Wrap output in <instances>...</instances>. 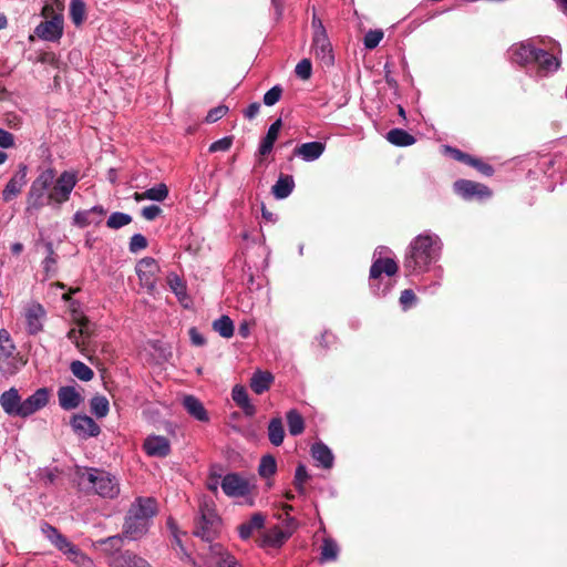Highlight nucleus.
<instances>
[{"instance_id": "nucleus-1", "label": "nucleus", "mask_w": 567, "mask_h": 567, "mask_svg": "<svg viewBox=\"0 0 567 567\" xmlns=\"http://www.w3.org/2000/svg\"><path fill=\"white\" fill-rule=\"evenodd\" d=\"M157 512L158 507L155 498L137 497L126 513L123 535L131 540L142 538L147 533Z\"/></svg>"}, {"instance_id": "nucleus-2", "label": "nucleus", "mask_w": 567, "mask_h": 567, "mask_svg": "<svg viewBox=\"0 0 567 567\" xmlns=\"http://www.w3.org/2000/svg\"><path fill=\"white\" fill-rule=\"evenodd\" d=\"M439 239L432 235H419L410 244L404 258V269L411 274L424 271L436 259Z\"/></svg>"}, {"instance_id": "nucleus-3", "label": "nucleus", "mask_w": 567, "mask_h": 567, "mask_svg": "<svg viewBox=\"0 0 567 567\" xmlns=\"http://www.w3.org/2000/svg\"><path fill=\"white\" fill-rule=\"evenodd\" d=\"M79 485L87 493L104 498H115L120 494V485L115 476L99 468H85L79 473Z\"/></svg>"}, {"instance_id": "nucleus-4", "label": "nucleus", "mask_w": 567, "mask_h": 567, "mask_svg": "<svg viewBox=\"0 0 567 567\" xmlns=\"http://www.w3.org/2000/svg\"><path fill=\"white\" fill-rule=\"evenodd\" d=\"M221 519L214 506L207 502L199 505L198 516L194 520L193 535L202 540L213 543L220 533Z\"/></svg>"}, {"instance_id": "nucleus-5", "label": "nucleus", "mask_w": 567, "mask_h": 567, "mask_svg": "<svg viewBox=\"0 0 567 567\" xmlns=\"http://www.w3.org/2000/svg\"><path fill=\"white\" fill-rule=\"evenodd\" d=\"M55 178V171L53 168L44 169L32 182L27 195V210H40L48 202L47 190L53 184Z\"/></svg>"}, {"instance_id": "nucleus-6", "label": "nucleus", "mask_w": 567, "mask_h": 567, "mask_svg": "<svg viewBox=\"0 0 567 567\" xmlns=\"http://www.w3.org/2000/svg\"><path fill=\"white\" fill-rule=\"evenodd\" d=\"M78 183V176L74 172L64 171L56 179L48 193V204L55 203L61 205L70 199V195Z\"/></svg>"}, {"instance_id": "nucleus-7", "label": "nucleus", "mask_w": 567, "mask_h": 567, "mask_svg": "<svg viewBox=\"0 0 567 567\" xmlns=\"http://www.w3.org/2000/svg\"><path fill=\"white\" fill-rule=\"evenodd\" d=\"M159 270V265L152 257L142 258L135 266L140 284L148 293H153L155 291Z\"/></svg>"}, {"instance_id": "nucleus-8", "label": "nucleus", "mask_w": 567, "mask_h": 567, "mask_svg": "<svg viewBox=\"0 0 567 567\" xmlns=\"http://www.w3.org/2000/svg\"><path fill=\"white\" fill-rule=\"evenodd\" d=\"M311 50L321 66L330 68L334 64L333 50L327 33L312 34Z\"/></svg>"}, {"instance_id": "nucleus-9", "label": "nucleus", "mask_w": 567, "mask_h": 567, "mask_svg": "<svg viewBox=\"0 0 567 567\" xmlns=\"http://www.w3.org/2000/svg\"><path fill=\"white\" fill-rule=\"evenodd\" d=\"M453 189L464 199L488 198L492 195V190L486 185L470 179H457L453 184Z\"/></svg>"}, {"instance_id": "nucleus-10", "label": "nucleus", "mask_w": 567, "mask_h": 567, "mask_svg": "<svg viewBox=\"0 0 567 567\" xmlns=\"http://www.w3.org/2000/svg\"><path fill=\"white\" fill-rule=\"evenodd\" d=\"M223 492L229 497H241L250 493V484L238 473H229L220 483Z\"/></svg>"}, {"instance_id": "nucleus-11", "label": "nucleus", "mask_w": 567, "mask_h": 567, "mask_svg": "<svg viewBox=\"0 0 567 567\" xmlns=\"http://www.w3.org/2000/svg\"><path fill=\"white\" fill-rule=\"evenodd\" d=\"M34 33L37 37L45 41H59L63 34V16L59 14L56 17H52L50 20L41 22L34 29Z\"/></svg>"}, {"instance_id": "nucleus-12", "label": "nucleus", "mask_w": 567, "mask_h": 567, "mask_svg": "<svg viewBox=\"0 0 567 567\" xmlns=\"http://www.w3.org/2000/svg\"><path fill=\"white\" fill-rule=\"evenodd\" d=\"M49 396L50 393L47 388L38 389L32 395L22 401L20 417H28L44 408L49 402Z\"/></svg>"}, {"instance_id": "nucleus-13", "label": "nucleus", "mask_w": 567, "mask_h": 567, "mask_svg": "<svg viewBox=\"0 0 567 567\" xmlns=\"http://www.w3.org/2000/svg\"><path fill=\"white\" fill-rule=\"evenodd\" d=\"M28 167L24 164H20L16 174L9 179L4 189L2 190V199L4 203L11 202L22 190L27 184Z\"/></svg>"}, {"instance_id": "nucleus-14", "label": "nucleus", "mask_w": 567, "mask_h": 567, "mask_svg": "<svg viewBox=\"0 0 567 567\" xmlns=\"http://www.w3.org/2000/svg\"><path fill=\"white\" fill-rule=\"evenodd\" d=\"M123 533L121 535H114L106 538L99 539L95 545L101 547L103 555L106 558V564L111 567V563L114 558L123 555L122 548L124 546Z\"/></svg>"}, {"instance_id": "nucleus-15", "label": "nucleus", "mask_w": 567, "mask_h": 567, "mask_svg": "<svg viewBox=\"0 0 567 567\" xmlns=\"http://www.w3.org/2000/svg\"><path fill=\"white\" fill-rule=\"evenodd\" d=\"M207 565L209 567H243L233 555L224 550L220 544L209 546Z\"/></svg>"}, {"instance_id": "nucleus-16", "label": "nucleus", "mask_w": 567, "mask_h": 567, "mask_svg": "<svg viewBox=\"0 0 567 567\" xmlns=\"http://www.w3.org/2000/svg\"><path fill=\"white\" fill-rule=\"evenodd\" d=\"M143 449L147 455L154 457H166L171 454V443L167 437L162 435H150L143 443Z\"/></svg>"}, {"instance_id": "nucleus-17", "label": "nucleus", "mask_w": 567, "mask_h": 567, "mask_svg": "<svg viewBox=\"0 0 567 567\" xmlns=\"http://www.w3.org/2000/svg\"><path fill=\"white\" fill-rule=\"evenodd\" d=\"M71 426L74 433L84 437H95L101 432L96 422L85 414L74 415L71 420Z\"/></svg>"}, {"instance_id": "nucleus-18", "label": "nucleus", "mask_w": 567, "mask_h": 567, "mask_svg": "<svg viewBox=\"0 0 567 567\" xmlns=\"http://www.w3.org/2000/svg\"><path fill=\"white\" fill-rule=\"evenodd\" d=\"M105 214L106 210L101 205L85 210H78L73 216V224L80 228H84L91 224H100Z\"/></svg>"}, {"instance_id": "nucleus-19", "label": "nucleus", "mask_w": 567, "mask_h": 567, "mask_svg": "<svg viewBox=\"0 0 567 567\" xmlns=\"http://www.w3.org/2000/svg\"><path fill=\"white\" fill-rule=\"evenodd\" d=\"M58 399L60 406L65 411L76 409L83 401L82 395L71 385L61 386L58 390Z\"/></svg>"}, {"instance_id": "nucleus-20", "label": "nucleus", "mask_w": 567, "mask_h": 567, "mask_svg": "<svg viewBox=\"0 0 567 567\" xmlns=\"http://www.w3.org/2000/svg\"><path fill=\"white\" fill-rule=\"evenodd\" d=\"M0 405L11 416H20L21 396L16 388H10L0 395Z\"/></svg>"}, {"instance_id": "nucleus-21", "label": "nucleus", "mask_w": 567, "mask_h": 567, "mask_svg": "<svg viewBox=\"0 0 567 567\" xmlns=\"http://www.w3.org/2000/svg\"><path fill=\"white\" fill-rule=\"evenodd\" d=\"M538 49L530 44L519 43L511 49V59L513 62L519 65H526L529 63H534L535 55L537 54Z\"/></svg>"}, {"instance_id": "nucleus-22", "label": "nucleus", "mask_w": 567, "mask_h": 567, "mask_svg": "<svg viewBox=\"0 0 567 567\" xmlns=\"http://www.w3.org/2000/svg\"><path fill=\"white\" fill-rule=\"evenodd\" d=\"M169 289L175 293L178 301L184 308H188L190 305V298L186 292L185 281L175 272H169L166 278Z\"/></svg>"}, {"instance_id": "nucleus-23", "label": "nucleus", "mask_w": 567, "mask_h": 567, "mask_svg": "<svg viewBox=\"0 0 567 567\" xmlns=\"http://www.w3.org/2000/svg\"><path fill=\"white\" fill-rule=\"evenodd\" d=\"M326 145L321 142H308L296 147L293 154L303 161L312 162L318 159L324 152Z\"/></svg>"}, {"instance_id": "nucleus-24", "label": "nucleus", "mask_w": 567, "mask_h": 567, "mask_svg": "<svg viewBox=\"0 0 567 567\" xmlns=\"http://www.w3.org/2000/svg\"><path fill=\"white\" fill-rule=\"evenodd\" d=\"M398 264L392 258H378L370 268V278L378 279L382 274L386 276H394L398 272Z\"/></svg>"}, {"instance_id": "nucleus-25", "label": "nucleus", "mask_w": 567, "mask_h": 567, "mask_svg": "<svg viewBox=\"0 0 567 567\" xmlns=\"http://www.w3.org/2000/svg\"><path fill=\"white\" fill-rule=\"evenodd\" d=\"M111 567H152L151 564L134 551L124 550L123 555L111 563Z\"/></svg>"}, {"instance_id": "nucleus-26", "label": "nucleus", "mask_w": 567, "mask_h": 567, "mask_svg": "<svg viewBox=\"0 0 567 567\" xmlns=\"http://www.w3.org/2000/svg\"><path fill=\"white\" fill-rule=\"evenodd\" d=\"M281 126H282L281 118L276 120L270 125L266 136L262 138V141H261V143L259 145L258 152H259L260 156H266V155H268L272 151L274 144H275V142L278 138V135H279Z\"/></svg>"}, {"instance_id": "nucleus-27", "label": "nucleus", "mask_w": 567, "mask_h": 567, "mask_svg": "<svg viewBox=\"0 0 567 567\" xmlns=\"http://www.w3.org/2000/svg\"><path fill=\"white\" fill-rule=\"evenodd\" d=\"M234 402L243 410L247 416L256 413V408L251 404L247 390L243 385H235L231 391Z\"/></svg>"}, {"instance_id": "nucleus-28", "label": "nucleus", "mask_w": 567, "mask_h": 567, "mask_svg": "<svg viewBox=\"0 0 567 567\" xmlns=\"http://www.w3.org/2000/svg\"><path fill=\"white\" fill-rule=\"evenodd\" d=\"M183 406L187 413L196 420L202 422L208 421L209 417L206 409L204 408L203 403L194 395H186L183 399Z\"/></svg>"}, {"instance_id": "nucleus-29", "label": "nucleus", "mask_w": 567, "mask_h": 567, "mask_svg": "<svg viewBox=\"0 0 567 567\" xmlns=\"http://www.w3.org/2000/svg\"><path fill=\"white\" fill-rule=\"evenodd\" d=\"M27 364V360L20 354L7 355L2 358L0 362V372L6 377H11L18 373V371Z\"/></svg>"}, {"instance_id": "nucleus-30", "label": "nucleus", "mask_w": 567, "mask_h": 567, "mask_svg": "<svg viewBox=\"0 0 567 567\" xmlns=\"http://www.w3.org/2000/svg\"><path fill=\"white\" fill-rule=\"evenodd\" d=\"M265 516L261 513H255L249 520L238 526V533L241 539H248L255 530L264 528Z\"/></svg>"}, {"instance_id": "nucleus-31", "label": "nucleus", "mask_w": 567, "mask_h": 567, "mask_svg": "<svg viewBox=\"0 0 567 567\" xmlns=\"http://www.w3.org/2000/svg\"><path fill=\"white\" fill-rule=\"evenodd\" d=\"M293 188V177L288 174H280L278 181L272 186V194L277 199H284L292 193Z\"/></svg>"}, {"instance_id": "nucleus-32", "label": "nucleus", "mask_w": 567, "mask_h": 567, "mask_svg": "<svg viewBox=\"0 0 567 567\" xmlns=\"http://www.w3.org/2000/svg\"><path fill=\"white\" fill-rule=\"evenodd\" d=\"M274 382V375L268 371H256L250 379V388L256 394H262Z\"/></svg>"}, {"instance_id": "nucleus-33", "label": "nucleus", "mask_w": 567, "mask_h": 567, "mask_svg": "<svg viewBox=\"0 0 567 567\" xmlns=\"http://www.w3.org/2000/svg\"><path fill=\"white\" fill-rule=\"evenodd\" d=\"M312 457L320 463L323 468H331L333 465V455L331 450L322 442H317L311 446Z\"/></svg>"}, {"instance_id": "nucleus-34", "label": "nucleus", "mask_w": 567, "mask_h": 567, "mask_svg": "<svg viewBox=\"0 0 567 567\" xmlns=\"http://www.w3.org/2000/svg\"><path fill=\"white\" fill-rule=\"evenodd\" d=\"M534 63H536L539 68V71L544 72L545 74L557 70L560 64V62L553 54L542 49H538L534 59Z\"/></svg>"}, {"instance_id": "nucleus-35", "label": "nucleus", "mask_w": 567, "mask_h": 567, "mask_svg": "<svg viewBox=\"0 0 567 567\" xmlns=\"http://www.w3.org/2000/svg\"><path fill=\"white\" fill-rule=\"evenodd\" d=\"M386 140L400 147L413 145L416 138L403 128H392L386 133Z\"/></svg>"}, {"instance_id": "nucleus-36", "label": "nucleus", "mask_w": 567, "mask_h": 567, "mask_svg": "<svg viewBox=\"0 0 567 567\" xmlns=\"http://www.w3.org/2000/svg\"><path fill=\"white\" fill-rule=\"evenodd\" d=\"M268 439L275 446L282 444L285 439V429L280 417H272L268 424Z\"/></svg>"}, {"instance_id": "nucleus-37", "label": "nucleus", "mask_w": 567, "mask_h": 567, "mask_svg": "<svg viewBox=\"0 0 567 567\" xmlns=\"http://www.w3.org/2000/svg\"><path fill=\"white\" fill-rule=\"evenodd\" d=\"M289 433L293 436L300 435L305 431V420L295 409L289 410L286 415Z\"/></svg>"}, {"instance_id": "nucleus-38", "label": "nucleus", "mask_w": 567, "mask_h": 567, "mask_svg": "<svg viewBox=\"0 0 567 567\" xmlns=\"http://www.w3.org/2000/svg\"><path fill=\"white\" fill-rule=\"evenodd\" d=\"M70 19L75 27H80L86 19V6L83 0H71Z\"/></svg>"}, {"instance_id": "nucleus-39", "label": "nucleus", "mask_w": 567, "mask_h": 567, "mask_svg": "<svg viewBox=\"0 0 567 567\" xmlns=\"http://www.w3.org/2000/svg\"><path fill=\"white\" fill-rule=\"evenodd\" d=\"M290 535L291 534L289 532L281 529L279 526H275L269 529L265 536V543L272 547H279L290 537Z\"/></svg>"}, {"instance_id": "nucleus-40", "label": "nucleus", "mask_w": 567, "mask_h": 567, "mask_svg": "<svg viewBox=\"0 0 567 567\" xmlns=\"http://www.w3.org/2000/svg\"><path fill=\"white\" fill-rule=\"evenodd\" d=\"M277 472V462L275 456L267 454L264 455L260 460L259 466H258V474L264 477L268 478L276 474Z\"/></svg>"}, {"instance_id": "nucleus-41", "label": "nucleus", "mask_w": 567, "mask_h": 567, "mask_svg": "<svg viewBox=\"0 0 567 567\" xmlns=\"http://www.w3.org/2000/svg\"><path fill=\"white\" fill-rule=\"evenodd\" d=\"M90 408L96 417H104L110 411L109 400L104 395H95L90 401Z\"/></svg>"}, {"instance_id": "nucleus-42", "label": "nucleus", "mask_w": 567, "mask_h": 567, "mask_svg": "<svg viewBox=\"0 0 567 567\" xmlns=\"http://www.w3.org/2000/svg\"><path fill=\"white\" fill-rule=\"evenodd\" d=\"M339 546L331 538H324L321 546V561H331L338 558Z\"/></svg>"}, {"instance_id": "nucleus-43", "label": "nucleus", "mask_w": 567, "mask_h": 567, "mask_svg": "<svg viewBox=\"0 0 567 567\" xmlns=\"http://www.w3.org/2000/svg\"><path fill=\"white\" fill-rule=\"evenodd\" d=\"M21 316L24 319H41L45 316V310L39 302L31 300L23 305Z\"/></svg>"}, {"instance_id": "nucleus-44", "label": "nucleus", "mask_w": 567, "mask_h": 567, "mask_svg": "<svg viewBox=\"0 0 567 567\" xmlns=\"http://www.w3.org/2000/svg\"><path fill=\"white\" fill-rule=\"evenodd\" d=\"M44 247L47 250V257L42 262L43 270L47 275L54 274L56 271L58 256L54 252L53 244L51 241H48L45 243Z\"/></svg>"}, {"instance_id": "nucleus-45", "label": "nucleus", "mask_w": 567, "mask_h": 567, "mask_svg": "<svg viewBox=\"0 0 567 567\" xmlns=\"http://www.w3.org/2000/svg\"><path fill=\"white\" fill-rule=\"evenodd\" d=\"M71 371L81 381H90L94 377L93 370L81 361H73L71 363Z\"/></svg>"}, {"instance_id": "nucleus-46", "label": "nucleus", "mask_w": 567, "mask_h": 567, "mask_svg": "<svg viewBox=\"0 0 567 567\" xmlns=\"http://www.w3.org/2000/svg\"><path fill=\"white\" fill-rule=\"evenodd\" d=\"M80 324V334H82L83 346H87L93 337L96 336V323L95 321H75Z\"/></svg>"}, {"instance_id": "nucleus-47", "label": "nucleus", "mask_w": 567, "mask_h": 567, "mask_svg": "<svg viewBox=\"0 0 567 567\" xmlns=\"http://www.w3.org/2000/svg\"><path fill=\"white\" fill-rule=\"evenodd\" d=\"M132 221V216L125 213H112L106 221V226L111 229H118L128 225Z\"/></svg>"}, {"instance_id": "nucleus-48", "label": "nucleus", "mask_w": 567, "mask_h": 567, "mask_svg": "<svg viewBox=\"0 0 567 567\" xmlns=\"http://www.w3.org/2000/svg\"><path fill=\"white\" fill-rule=\"evenodd\" d=\"M68 555V558L81 566V567H87L90 565H92V560L82 551L80 550L75 545L69 549V551L65 554Z\"/></svg>"}, {"instance_id": "nucleus-49", "label": "nucleus", "mask_w": 567, "mask_h": 567, "mask_svg": "<svg viewBox=\"0 0 567 567\" xmlns=\"http://www.w3.org/2000/svg\"><path fill=\"white\" fill-rule=\"evenodd\" d=\"M309 474L303 464H299L296 468L293 485L300 494H305V483L309 480Z\"/></svg>"}, {"instance_id": "nucleus-50", "label": "nucleus", "mask_w": 567, "mask_h": 567, "mask_svg": "<svg viewBox=\"0 0 567 567\" xmlns=\"http://www.w3.org/2000/svg\"><path fill=\"white\" fill-rule=\"evenodd\" d=\"M145 195L150 200L163 202L168 196V187L166 184L161 183L155 187L145 190Z\"/></svg>"}, {"instance_id": "nucleus-51", "label": "nucleus", "mask_w": 567, "mask_h": 567, "mask_svg": "<svg viewBox=\"0 0 567 567\" xmlns=\"http://www.w3.org/2000/svg\"><path fill=\"white\" fill-rule=\"evenodd\" d=\"M382 30H370L365 33L363 39V44L367 49L372 50L379 45L381 40L383 39Z\"/></svg>"}, {"instance_id": "nucleus-52", "label": "nucleus", "mask_w": 567, "mask_h": 567, "mask_svg": "<svg viewBox=\"0 0 567 567\" xmlns=\"http://www.w3.org/2000/svg\"><path fill=\"white\" fill-rule=\"evenodd\" d=\"M213 329L224 338H230L234 334V321H213Z\"/></svg>"}, {"instance_id": "nucleus-53", "label": "nucleus", "mask_w": 567, "mask_h": 567, "mask_svg": "<svg viewBox=\"0 0 567 567\" xmlns=\"http://www.w3.org/2000/svg\"><path fill=\"white\" fill-rule=\"evenodd\" d=\"M444 153L446 155L451 156L453 159L464 163L466 165L468 164V162L472 158V155H470L456 147L449 146V145L444 146Z\"/></svg>"}, {"instance_id": "nucleus-54", "label": "nucleus", "mask_w": 567, "mask_h": 567, "mask_svg": "<svg viewBox=\"0 0 567 567\" xmlns=\"http://www.w3.org/2000/svg\"><path fill=\"white\" fill-rule=\"evenodd\" d=\"M467 165L474 167L484 176H492L494 174L493 166L483 162L481 158L472 156Z\"/></svg>"}, {"instance_id": "nucleus-55", "label": "nucleus", "mask_w": 567, "mask_h": 567, "mask_svg": "<svg viewBox=\"0 0 567 567\" xmlns=\"http://www.w3.org/2000/svg\"><path fill=\"white\" fill-rule=\"evenodd\" d=\"M282 95V87L280 85L272 86L269 91H267L264 95V103L267 106L275 105Z\"/></svg>"}, {"instance_id": "nucleus-56", "label": "nucleus", "mask_w": 567, "mask_h": 567, "mask_svg": "<svg viewBox=\"0 0 567 567\" xmlns=\"http://www.w3.org/2000/svg\"><path fill=\"white\" fill-rule=\"evenodd\" d=\"M296 74L302 79L308 80L312 73V65L309 59H302L296 66Z\"/></svg>"}, {"instance_id": "nucleus-57", "label": "nucleus", "mask_w": 567, "mask_h": 567, "mask_svg": "<svg viewBox=\"0 0 567 567\" xmlns=\"http://www.w3.org/2000/svg\"><path fill=\"white\" fill-rule=\"evenodd\" d=\"M148 243L145 236L142 234H135L131 237L130 240V251L131 252H137L140 250H143L147 247Z\"/></svg>"}, {"instance_id": "nucleus-58", "label": "nucleus", "mask_w": 567, "mask_h": 567, "mask_svg": "<svg viewBox=\"0 0 567 567\" xmlns=\"http://www.w3.org/2000/svg\"><path fill=\"white\" fill-rule=\"evenodd\" d=\"M41 532L51 542L52 545H54V543H56V540L62 535L54 526L45 522L41 524Z\"/></svg>"}, {"instance_id": "nucleus-59", "label": "nucleus", "mask_w": 567, "mask_h": 567, "mask_svg": "<svg viewBox=\"0 0 567 567\" xmlns=\"http://www.w3.org/2000/svg\"><path fill=\"white\" fill-rule=\"evenodd\" d=\"M228 112V106L226 105H218L214 109H212L207 115H206V122L207 123H215L221 117H224Z\"/></svg>"}, {"instance_id": "nucleus-60", "label": "nucleus", "mask_w": 567, "mask_h": 567, "mask_svg": "<svg viewBox=\"0 0 567 567\" xmlns=\"http://www.w3.org/2000/svg\"><path fill=\"white\" fill-rule=\"evenodd\" d=\"M233 144V137L231 136H226V137H223L214 143L210 144L209 146V152L214 153V152H225V151H228L230 148Z\"/></svg>"}, {"instance_id": "nucleus-61", "label": "nucleus", "mask_w": 567, "mask_h": 567, "mask_svg": "<svg viewBox=\"0 0 567 567\" xmlns=\"http://www.w3.org/2000/svg\"><path fill=\"white\" fill-rule=\"evenodd\" d=\"M416 302V296L413 290L405 289L401 292L400 296V303L403 307V309H409L413 307Z\"/></svg>"}, {"instance_id": "nucleus-62", "label": "nucleus", "mask_w": 567, "mask_h": 567, "mask_svg": "<svg viewBox=\"0 0 567 567\" xmlns=\"http://www.w3.org/2000/svg\"><path fill=\"white\" fill-rule=\"evenodd\" d=\"M141 214L146 220H155L162 214V208L157 205L145 206Z\"/></svg>"}, {"instance_id": "nucleus-63", "label": "nucleus", "mask_w": 567, "mask_h": 567, "mask_svg": "<svg viewBox=\"0 0 567 567\" xmlns=\"http://www.w3.org/2000/svg\"><path fill=\"white\" fill-rule=\"evenodd\" d=\"M14 145V136L3 130V128H0V147L2 148H10Z\"/></svg>"}, {"instance_id": "nucleus-64", "label": "nucleus", "mask_w": 567, "mask_h": 567, "mask_svg": "<svg viewBox=\"0 0 567 567\" xmlns=\"http://www.w3.org/2000/svg\"><path fill=\"white\" fill-rule=\"evenodd\" d=\"M188 333H189V338H190L193 346H196V347L205 346L206 339L195 327L190 328Z\"/></svg>"}]
</instances>
